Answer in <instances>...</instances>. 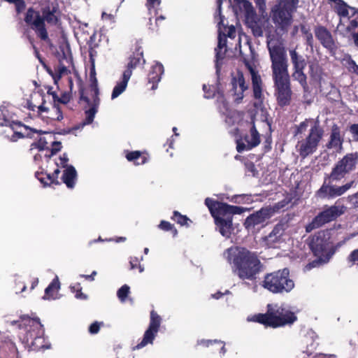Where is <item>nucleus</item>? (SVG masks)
Masks as SVG:
<instances>
[{"label":"nucleus","instance_id":"nucleus-25","mask_svg":"<svg viewBox=\"0 0 358 358\" xmlns=\"http://www.w3.org/2000/svg\"><path fill=\"white\" fill-rule=\"evenodd\" d=\"M282 230L281 226L276 225L268 236L263 238V241L267 248H275L277 247L276 245L280 242L282 236Z\"/></svg>","mask_w":358,"mask_h":358},{"label":"nucleus","instance_id":"nucleus-45","mask_svg":"<svg viewBox=\"0 0 358 358\" xmlns=\"http://www.w3.org/2000/svg\"><path fill=\"white\" fill-rule=\"evenodd\" d=\"M47 145H48V142H47L45 138L40 137L37 141L31 143V146L34 147V148H36L39 150H44L48 149V148L47 147Z\"/></svg>","mask_w":358,"mask_h":358},{"label":"nucleus","instance_id":"nucleus-61","mask_svg":"<svg viewBox=\"0 0 358 358\" xmlns=\"http://www.w3.org/2000/svg\"><path fill=\"white\" fill-rule=\"evenodd\" d=\"M59 160H60V164L62 166V167L66 168L67 166H69L67 165V163L69 162V158H68V155L66 153H64L62 156H60Z\"/></svg>","mask_w":358,"mask_h":358},{"label":"nucleus","instance_id":"nucleus-14","mask_svg":"<svg viewBox=\"0 0 358 358\" xmlns=\"http://www.w3.org/2000/svg\"><path fill=\"white\" fill-rule=\"evenodd\" d=\"M161 323L162 317L155 310H151L148 327L145 330L141 341L133 347V350H140L148 344H153L154 340L159 331Z\"/></svg>","mask_w":358,"mask_h":358},{"label":"nucleus","instance_id":"nucleus-49","mask_svg":"<svg viewBox=\"0 0 358 358\" xmlns=\"http://www.w3.org/2000/svg\"><path fill=\"white\" fill-rule=\"evenodd\" d=\"M62 143L59 141H53L52 143V148L50 149V154L46 155L45 157L50 158L52 155L57 154L62 149Z\"/></svg>","mask_w":358,"mask_h":358},{"label":"nucleus","instance_id":"nucleus-56","mask_svg":"<svg viewBox=\"0 0 358 358\" xmlns=\"http://www.w3.org/2000/svg\"><path fill=\"white\" fill-rule=\"evenodd\" d=\"M15 6L16 12L17 13H22L26 8L24 0H18L13 3Z\"/></svg>","mask_w":358,"mask_h":358},{"label":"nucleus","instance_id":"nucleus-60","mask_svg":"<svg viewBox=\"0 0 358 358\" xmlns=\"http://www.w3.org/2000/svg\"><path fill=\"white\" fill-rule=\"evenodd\" d=\"M129 264H130V268L134 269V268H136L138 266H139L140 260L137 257H131Z\"/></svg>","mask_w":358,"mask_h":358},{"label":"nucleus","instance_id":"nucleus-3","mask_svg":"<svg viewBox=\"0 0 358 358\" xmlns=\"http://www.w3.org/2000/svg\"><path fill=\"white\" fill-rule=\"evenodd\" d=\"M205 205L213 217L219 232L227 238L231 236L233 230V216L241 215L248 210L241 206L229 205L209 197L205 199Z\"/></svg>","mask_w":358,"mask_h":358},{"label":"nucleus","instance_id":"nucleus-51","mask_svg":"<svg viewBox=\"0 0 358 358\" xmlns=\"http://www.w3.org/2000/svg\"><path fill=\"white\" fill-rule=\"evenodd\" d=\"M103 322H97V321L94 322L89 327V329H88L89 333L91 334H96L99 331L101 326H103Z\"/></svg>","mask_w":358,"mask_h":358},{"label":"nucleus","instance_id":"nucleus-9","mask_svg":"<svg viewBox=\"0 0 358 358\" xmlns=\"http://www.w3.org/2000/svg\"><path fill=\"white\" fill-rule=\"evenodd\" d=\"M262 286L273 294H282L291 292L294 282L290 278L289 268H284L266 274Z\"/></svg>","mask_w":358,"mask_h":358},{"label":"nucleus","instance_id":"nucleus-2","mask_svg":"<svg viewBox=\"0 0 358 358\" xmlns=\"http://www.w3.org/2000/svg\"><path fill=\"white\" fill-rule=\"evenodd\" d=\"M232 271L242 280L254 281L263 270L257 254L243 247H231L224 251Z\"/></svg>","mask_w":358,"mask_h":358},{"label":"nucleus","instance_id":"nucleus-50","mask_svg":"<svg viewBox=\"0 0 358 358\" xmlns=\"http://www.w3.org/2000/svg\"><path fill=\"white\" fill-rule=\"evenodd\" d=\"M234 1L238 6H242L247 13H249L250 10H252V6L249 1H248V0H234Z\"/></svg>","mask_w":358,"mask_h":358},{"label":"nucleus","instance_id":"nucleus-35","mask_svg":"<svg viewBox=\"0 0 358 358\" xmlns=\"http://www.w3.org/2000/svg\"><path fill=\"white\" fill-rule=\"evenodd\" d=\"M171 219L176 222L177 224H180L181 227H189V222H192L187 215H182L178 210H174L173 212V215L171 217Z\"/></svg>","mask_w":358,"mask_h":358},{"label":"nucleus","instance_id":"nucleus-1","mask_svg":"<svg viewBox=\"0 0 358 358\" xmlns=\"http://www.w3.org/2000/svg\"><path fill=\"white\" fill-rule=\"evenodd\" d=\"M267 48L271 62L272 78L277 103L280 107L289 106L292 91L286 50L282 43L274 38L267 41Z\"/></svg>","mask_w":358,"mask_h":358},{"label":"nucleus","instance_id":"nucleus-7","mask_svg":"<svg viewBox=\"0 0 358 358\" xmlns=\"http://www.w3.org/2000/svg\"><path fill=\"white\" fill-rule=\"evenodd\" d=\"M308 241L310 250L317 258L308 264L310 268L328 262L336 252L334 243L331 240V232L328 229L316 232L309 237Z\"/></svg>","mask_w":358,"mask_h":358},{"label":"nucleus","instance_id":"nucleus-41","mask_svg":"<svg viewBox=\"0 0 358 358\" xmlns=\"http://www.w3.org/2000/svg\"><path fill=\"white\" fill-rule=\"evenodd\" d=\"M227 47V39L225 38H222L221 36L218 38V44L217 48H215L216 51V58L217 59H222L224 56V53L222 54L220 50L224 48Z\"/></svg>","mask_w":358,"mask_h":358},{"label":"nucleus","instance_id":"nucleus-6","mask_svg":"<svg viewBox=\"0 0 358 358\" xmlns=\"http://www.w3.org/2000/svg\"><path fill=\"white\" fill-rule=\"evenodd\" d=\"M309 122L313 123L308 136L305 139L298 142L297 151L303 159L313 154L317 149L319 143L324 135V129L320 125L318 121L312 119H306L299 125L295 126L294 136L303 133L308 127Z\"/></svg>","mask_w":358,"mask_h":358},{"label":"nucleus","instance_id":"nucleus-30","mask_svg":"<svg viewBox=\"0 0 358 358\" xmlns=\"http://www.w3.org/2000/svg\"><path fill=\"white\" fill-rule=\"evenodd\" d=\"M289 55L293 69H305L307 62L302 55H299L295 49L289 50Z\"/></svg>","mask_w":358,"mask_h":358},{"label":"nucleus","instance_id":"nucleus-39","mask_svg":"<svg viewBox=\"0 0 358 358\" xmlns=\"http://www.w3.org/2000/svg\"><path fill=\"white\" fill-rule=\"evenodd\" d=\"M243 160L246 173L249 176H255L258 171L255 168V164L248 159H244Z\"/></svg>","mask_w":358,"mask_h":358},{"label":"nucleus","instance_id":"nucleus-46","mask_svg":"<svg viewBox=\"0 0 358 358\" xmlns=\"http://www.w3.org/2000/svg\"><path fill=\"white\" fill-rule=\"evenodd\" d=\"M71 291L76 293V297L79 299H87V296L86 294L82 292V287L80 283H77L76 285L71 287Z\"/></svg>","mask_w":358,"mask_h":358},{"label":"nucleus","instance_id":"nucleus-8","mask_svg":"<svg viewBox=\"0 0 358 358\" xmlns=\"http://www.w3.org/2000/svg\"><path fill=\"white\" fill-rule=\"evenodd\" d=\"M42 15L39 11L35 10L33 8H29L25 17L24 22L30 26L35 31L36 36L43 41L50 43V39L45 27L46 21L49 24H56L58 17L55 15L56 8L50 10L49 6L42 8Z\"/></svg>","mask_w":358,"mask_h":358},{"label":"nucleus","instance_id":"nucleus-53","mask_svg":"<svg viewBox=\"0 0 358 358\" xmlns=\"http://www.w3.org/2000/svg\"><path fill=\"white\" fill-rule=\"evenodd\" d=\"M27 289L26 285L20 278L15 280V289L16 294L22 293Z\"/></svg>","mask_w":358,"mask_h":358},{"label":"nucleus","instance_id":"nucleus-55","mask_svg":"<svg viewBox=\"0 0 358 358\" xmlns=\"http://www.w3.org/2000/svg\"><path fill=\"white\" fill-rule=\"evenodd\" d=\"M68 72V69L64 64H60L58 66L57 74L55 77H54L55 82L56 83L57 80H59L62 75Z\"/></svg>","mask_w":358,"mask_h":358},{"label":"nucleus","instance_id":"nucleus-26","mask_svg":"<svg viewBox=\"0 0 358 358\" xmlns=\"http://www.w3.org/2000/svg\"><path fill=\"white\" fill-rule=\"evenodd\" d=\"M163 73L164 66L162 64L157 63L152 66L151 70L148 73V82L152 84L151 87L152 90L157 88V84L160 81Z\"/></svg>","mask_w":358,"mask_h":358},{"label":"nucleus","instance_id":"nucleus-10","mask_svg":"<svg viewBox=\"0 0 358 358\" xmlns=\"http://www.w3.org/2000/svg\"><path fill=\"white\" fill-rule=\"evenodd\" d=\"M358 164V152L348 153L334 165L329 173H325L324 181L340 182L354 171Z\"/></svg>","mask_w":358,"mask_h":358},{"label":"nucleus","instance_id":"nucleus-59","mask_svg":"<svg viewBox=\"0 0 358 358\" xmlns=\"http://www.w3.org/2000/svg\"><path fill=\"white\" fill-rule=\"evenodd\" d=\"M210 86H209V85H203V90L204 94H205L204 96L207 99L211 98L214 95L213 92H212L210 91Z\"/></svg>","mask_w":358,"mask_h":358},{"label":"nucleus","instance_id":"nucleus-22","mask_svg":"<svg viewBox=\"0 0 358 358\" xmlns=\"http://www.w3.org/2000/svg\"><path fill=\"white\" fill-rule=\"evenodd\" d=\"M343 142L344 139L341 136L340 127L336 124H333L329 141L326 144L327 148L329 150L334 149L337 152H340L343 149Z\"/></svg>","mask_w":358,"mask_h":358},{"label":"nucleus","instance_id":"nucleus-19","mask_svg":"<svg viewBox=\"0 0 358 358\" xmlns=\"http://www.w3.org/2000/svg\"><path fill=\"white\" fill-rule=\"evenodd\" d=\"M243 63L251 75L254 98L262 101V80L261 76L247 59L244 58Z\"/></svg>","mask_w":358,"mask_h":358},{"label":"nucleus","instance_id":"nucleus-27","mask_svg":"<svg viewBox=\"0 0 358 358\" xmlns=\"http://www.w3.org/2000/svg\"><path fill=\"white\" fill-rule=\"evenodd\" d=\"M0 352L4 358H17V349L15 344L10 340L7 339L0 345Z\"/></svg>","mask_w":358,"mask_h":358},{"label":"nucleus","instance_id":"nucleus-11","mask_svg":"<svg viewBox=\"0 0 358 358\" xmlns=\"http://www.w3.org/2000/svg\"><path fill=\"white\" fill-rule=\"evenodd\" d=\"M337 203L338 201L331 206L325 205L323 210L306 224V231L310 233L314 229L336 220L341 216L345 213V207L343 205H337Z\"/></svg>","mask_w":358,"mask_h":358},{"label":"nucleus","instance_id":"nucleus-23","mask_svg":"<svg viewBox=\"0 0 358 358\" xmlns=\"http://www.w3.org/2000/svg\"><path fill=\"white\" fill-rule=\"evenodd\" d=\"M60 170L57 168L52 173H47L43 171H36L35 177L43 184V187H49L52 184L59 185L60 182L58 180Z\"/></svg>","mask_w":358,"mask_h":358},{"label":"nucleus","instance_id":"nucleus-16","mask_svg":"<svg viewBox=\"0 0 358 358\" xmlns=\"http://www.w3.org/2000/svg\"><path fill=\"white\" fill-rule=\"evenodd\" d=\"M271 217L272 210L270 206L262 207L248 216L243 222V226L248 231L253 230L256 226L263 225Z\"/></svg>","mask_w":358,"mask_h":358},{"label":"nucleus","instance_id":"nucleus-33","mask_svg":"<svg viewBox=\"0 0 358 358\" xmlns=\"http://www.w3.org/2000/svg\"><path fill=\"white\" fill-rule=\"evenodd\" d=\"M309 74L311 78L320 80L322 72V69L317 62H310L308 63Z\"/></svg>","mask_w":358,"mask_h":358},{"label":"nucleus","instance_id":"nucleus-28","mask_svg":"<svg viewBox=\"0 0 358 358\" xmlns=\"http://www.w3.org/2000/svg\"><path fill=\"white\" fill-rule=\"evenodd\" d=\"M77 171L76 169L71 165L67 166L62 176V182L68 188L73 189L75 187Z\"/></svg>","mask_w":358,"mask_h":358},{"label":"nucleus","instance_id":"nucleus-63","mask_svg":"<svg viewBox=\"0 0 358 358\" xmlns=\"http://www.w3.org/2000/svg\"><path fill=\"white\" fill-rule=\"evenodd\" d=\"M357 27H358V22H357V20H352L350 22V24L348 26L347 29L348 31H350L351 29H354L357 28Z\"/></svg>","mask_w":358,"mask_h":358},{"label":"nucleus","instance_id":"nucleus-17","mask_svg":"<svg viewBox=\"0 0 358 358\" xmlns=\"http://www.w3.org/2000/svg\"><path fill=\"white\" fill-rule=\"evenodd\" d=\"M272 20L273 23L282 31H287L292 22V12L285 9L281 6H277L272 10Z\"/></svg>","mask_w":358,"mask_h":358},{"label":"nucleus","instance_id":"nucleus-13","mask_svg":"<svg viewBox=\"0 0 358 358\" xmlns=\"http://www.w3.org/2000/svg\"><path fill=\"white\" fill-rule=\"evenodd\" d=\"M90 90L93 92L92 101L87 96L85 95L84 87L80 86L79 88L80 100L84 101L90 106V108L86 110L85 112V119L84 120V124H90L93 122L94 116L98 111L100 104V99L99 96V90L98 87L97 79L90 80Z\"/></svg>","mask_w":358,"mask_h":358},{"label":"nucleus","instance_id":"nucleus-48","mask_svg":"<svg viewBox=\"0 0 358 358\" xmlns=\"http://www.w3.org/2000/svg\"><path fill=\"white\" fill-rule=\"evenodd\" d=\"M54 101L57 100L59 103L66 104L69 102L71 99V95L69 93L64 92L62 94L61 97L58 98L55 92L52 93Z\"/></svg>","mask_w":358,"mask_h":358},{"label":"nucleus","instance_id":"nucleus-38","mask_svg":"<svg viewBox=\"0 0 358 358\" xmlns=\"http://www.w3.org/2000/svg\"><path fill=\"white\" fill-rule=\"evenodd\" d=\"M158 228L164 231H171L173 237H176L178 235V230L174 224L168 221L162 220L158 225Z\"/></svg>","mask_w":358,"mask_h":358},{"label":"nucleus","instance_id":"nucleus-5","mask_svg":"<svg viewBox=\"0 0 358 358\" xmlns=\"http://www.w3.org/2000/svg\"><path fill=\"white\" fill-rule=\"evenodd\" d=\"M248 320L262 324L265 327L276 329L292 325L297 320V317L285 305L268 303L265 313L255 314Z\"/></svg>","mask_w":358,"mask_h":358},{"label":"nucleus","instance_id":"nucleus-40","mask_svg":"<svg viewBox=\"0 0 358 358\" xmlns=\"http://www.w3.org/2000/svg\"><path fill=\"white\" fill-rule=\"evenodd\" d=\"M299 0H282L279 6L294 13L297 8Z\"/></svg>","mask_w":358,"mask_h":358},{"label":"nucleus","instance_id":"nucleus-32","mask_svg":"<svg viewBox=\"0 0 358 358\" xmlns=\"http://www.w3.org/2000/svg\"><path fill=\"white\" fill-rule=\"evenodd\" d=\"M60 289V282L58 277H55L50 285L45 289V295L43 297L44 299H55V294Z\"/></svg>","mask_w":358,"mask_h":358},{"label":"nucleus","instance_id":"nucleus-4","mask_svg":"<svg viewBox=\"0 0 358 358\" xmlns=\"http://www.w3.org/2000/svg\"><path fill=\"white\" fill-rule=\"evenodd\" d=\"M19 327L22 330L20 339L29 350L38 351L49 348L44 338V328L39 318L22 315L20 317Z\"/></svg>","mask_w":358,"mask_h":358},{"label":"nucleus","instance_id":"nucleus-43","mask_svg":"<svg viewBox=\"0 0 358 358\" xmlns=\"http://www.w3.org/2000/svg\"><path fill=\"white\" fill-rule=\"evenodd\" d=\"M130 288L127 285H122L117 292L118 299L124 302L130 292Z\"/></svg>","mask_w":358,"mask_h":358},{"label":"nucleus","instance_id":"nucleus-36","mask_svg":"<svg viewBox=\"0 0 358 358\" xmlns=\"http://www.w3.org/2000/svg\"><path fill=\"white\" fill-rule=\"evenodd\" d=\"M164 20L165 17L163 15H159L155 18V24H153L151 18H150L148 29L152 31H158L160 28H163L165 26Z\"/></svg>","mask_w":358,"mask_h":358},{"label":"nucleus","instance_id":"nucleus-34","mask_svg":"<svg viewBox=\"0 0 358 358\" xmlns=\"http://www.w3.org/2000/svg\"><path fill=\"white\" fill-rule=\"evenodd\" d=\"M292 77L295 80H297L305 91L308 88L307 83V76L304 73V69H293Z\"/></svg>","mask_w":358,"mask_h":358},{"label":"nucleus","instance_id":"nucleus-12","mask_svg":"<svg viewBox=\"0 0 358 358\" xmlns=\"http://www.w3.org/2000/svg\"><path fill=\"white\" fill-rule=\"evenodd\" d=\"M336 181L323 182L321 187L315 192L317 198L324 200H331L345 194L351 188L356 187L357 182L350 180L342 185L334 184Z\"/></svg>","mask_w":358,"mask_h":358},{"label":"nucleus","instance_id":"nucleus-44","mask_svg":"<svg viewBox=\"0 0 358 358\" xmlns=\"http://www.w3.org/2000/svg\"><path fill=\"white\" fill-rule=\"evenodd\" d=\"M348 263L350 266H358V249L352 250L347 257Z\"/></svg>","mask_w":358,"mask_h":358},{"label":"nucleus","instance_id":"nucleus-18","mask_svg":"<svg viewBox=\"0 0 358 358\" xmlns=\"http://www.w3.org/2000/svg\"><path fill=\"white\" fill-rule=\"evenodd\" d=\"M250 135H245L243 138L236 141V150L238 152L250 150L260 143V135L257 131L255 123L250 129Z\"/></svg>","mask_w":358,"mask_h":358},{"label":"nucleus","instance_id":"nucleus-57","mask_svg":"<svg viewBox=\"0 0 358 358\" xmlns=\"http://www.w3.org/2000/svg\"><path fill=\"white\" fill-rule=\"evenodd\" d=\"M348 199L352 203L354 208H358V191L355 194L349 195Z\"/></svg>","mask_w":358,"mask_h":358},{"label":"nucleus","instance_id":"nucleus-62","mask_svg":"<svg viewBox=\"0 0 358 358\" xmlns=\"http://www.w3.org/2000/svg\"><path fill=\"white\" fill-rule=\"evenodd\" d=\"M245 197V195H235L230 199V201L234 203H240Z\"/></svg>","mask_w":358,"mask_h":358},{"label":"nucleus","instance_id":"nucleus-64","mask_svg":"<svg viewBox=\"0 0 358 358\" xmlns=\"http://www.w3.org/2000/svg\"><path fill=\"white\" fill-rule=\"evenodd\" d=\"M349 65L350 67L352 69V71L358 74V65L355 63V62L354 60H350Z\"/></svg>","mask_w":358,"mask_h":358},{"label":"nucleus","instance_id":"nucleus-20","mask_svg":"<svg viewBox=\"0 0 358 358\" xmlns=\"http://www.w3.org/2000/svg\"><path fill=\"white\" fill-rule=\"evenodd\" d=\"M315 37L322 45L330 52H334L336 46L331 32L324 26L319 25L314 29Z\"/></svg>","mask_w":358,"mask_h":358},{"label":"nucleus","instance_id":"nucleus-42","mask_svg":"<svg viewBox=\"0 0 358 358\" xmlns=\"http://www.w3.org/2000/svg\"><path fill=\"white\" fill-rule=\"evenodd\" d=\"M301 31L302 33V34L305 36L306 38V44L310 47L313 46V34L310 32V30L308 28H306V27L305 25H301Z\"/></svg>","mask_w":358,"mask_h":358},{"label":"nucleus","instance_id":"nucleus-47","mask_svg":"<svg viewBox=\"0 0 358 358\" xmlns=\"http://www.w3.org/2000/svg\"><path fill=\"white\" fill-rule=\"evenodd\" d=\"M289 203V200H287L286 199L275 203L274 206H271L272 210V216L274 215L275 213L279 211L280 209L284 208L286 206H287Z\"/></svg>","mask_w":358,"mask_h":358},{"label":"nucleus","instance_id":"nucleus-52","mask_svg":"<svg viewBox=\"0 0 358 358\" xmlns=\"http://www.w3.org/2000/svg\"><path fill=\"white\" fill-rule=\"evenodd\" d=\"M341 3L338 8V13L340 16L346 17L348 15V6L343 1H340Z\"/></svg>","mask_w":358,"mask_h":358},{"label":"nucleus","instance_id":"nucleus-15","mask_svg":"<svg viewBox=\"0 0 358 358\" xmlns=\"http://www.w3.org/2000/svg\"><path fill=\"white\" fill-rule=\"evenodd\" d=\"M3 126L10 127L14 131V134L12 136L13 138L15 137L17 138H32L35 134H41L45 133L42 130L31 128L20 121H10L6 118H4L3 122H0V127Z\"/></svg>","mask_w":358,"mask_h":358},{"label":"nucleus","instance_id":"nucleus-21","mask_svg":"<svg viewBox=\"0 0 358 358\" xmlns=\"http://www.w3.org/2000/svg\"><path fill=\"white\" fill-rule=\"evenodd\" d=\"M231 84L232 86L231 90L234 92L233 94L235 96V101L239 103L243 99L244 92L248 87L245 84L243 73L238 71L237 76L231 78Z\"/></svg>","mask_w":358,"mask_h":358},{"label":"nucleus","instance_id":"nucleus-31","mask_svg":"<svg viewBox=\"0 0 358 358\" xmlns=\"http://www.w3.org/2000/svg\"><path fill=\"white\" fill-rule=\"evenodd\" d=\"M126 158L129 162H133L136 165H142L148 162V157L140 151H127Z\"/></svg>","mask_w":358,"mask_h":358},{"label":"nucleus","instance_id":"nucleus-54","mask_svg":"<svg viewBox=\"0 0 358 358\" xmlns=\"http://www.w3.org/2000/svg\"><path fill=\"white\" fill-rule=\"evenodd\" d=\"M161 3V0H146L145 6L149 11L152 9H156ZM156 13L157 10H155Z\"/></svg>","mask_w":358,"mask_h":358},{"label":"nucleus","instance_id":"nucleus-24","mask_svg":"<svg viewBox=\"0 0 358 358\" xmlns=\"http://www.w3.org/2000/svg\"><path fill=\"white\" fill-rule=\"evenodd\" d=\"M145 60L143 58V51L142 47L136 45L135 50L129 57V62L125 71H130L132 75L133 69H136L140 64H144Z\"/></svg>","mask_w":358,"mask_h":358},{"label":"nucleus","instance_id":"nucleus-37","mask_svg":"<svg viewBox=\"0 0 358 358\" xmlns=\"http://www.w3.org/2000/svg\"><path fill=\"white\" fill-rule=\"evenodd\" d=\"M49 112L50 114L49 116H47L48 118L57 121H60L63 119L62 111L58 104L55 103L52 107V110H49Z\"/></svg>","mask_w":358,"mask_h":358},{"label":"nucleus","instance_id":"nucleus-29","mask_svg":"<svg viewBox=\"0 0 358 358\" xmlns=\"http://www.w3.org/2000/svg\"><path fill=\"white\" fill-rule=\"evenodd\" d=\"M130 78V71H124L122 73V80L120 82H118L113 88L111 94L112 99H114L119 96L126 90Z\"/></svg>","mask_w":358,"mask_h":358},{"label":"nucleus","instance_id":"nucleus-58","mask_svg":"<svg viewBox=\"0 0 358 358\" xmlns=\"http://www.w3.org/2000/svg\"><path fill=\"white\" fill-rule=\"evenodd\" d=\"M350 131L352 134L354 139L358 141V124H352L350 127Z\"/></svg>","mask_w":358,"mask_h":358}]
</instances>
